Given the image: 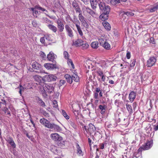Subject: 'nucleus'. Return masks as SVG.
Segmentation results:
<instances>
[{
  "mask_svg": "<svg viewBox=\"0 0 158 158\" xmlns=\"http://www.w3.org/2000/svg\"><path fill=\"white\" fill-rule=\"evenodd\" d=\"M99 8L102 13L109 14L110 11V7L103 2H101L99 4Z\"/></svg>",
  "mask_w": 158,
  "mask_h": 158,
  "instance_id": "f257e3e1",
  "label": "nucleus"
},
{
  "mask_svg": "<svg viewBox=\"0 0 158 158\" xmlns=\"http://www.w3.org/2000/svg\"><path fill=\"white\" fill-rule=\"evenodd\" d=\"M43 88L44 90V94L46 95V93H51L52 92L54 89V88L52 85H48L46 84H44L42 85Z\"/></svg>",
  "mask_w": 158,
  "mask_h": 158,
  "instance_id": "f03ea898",
  "label": "nucleus"
},
{
  "mask_svg": "<svg viewBox=\"0 0 158 158\" xmlns=\"http://www.w3.org/2000/svg\"><path fill=\"white\" fill-rule=\"evenodd\" d=\"M32 66L34 69L37 70V71H35L36 73H45V71L42 68L41 65L36 61L32 63Z\"/></svg>",
  "mask_w": 158,
  "mask_h": 158,
  "instance_id": "7ed1b4c3",
  "label": "nucleus"
},
{
  "mask_svg": "<svg viewBox=\"0 0 158 158\" xmlns=\"http://www.w3.org/2000/svg\"><path fill=\"white\" fill-rule=\"evenodd\" d=\"M6 101L3 99H2L1 101H0V108H2V110L5 113L7 114L10 116V112L9 111L8 109L6 107Z\"/></svg>",
  "mask_w": 158,
  "mask_h": 158,
  "instance_id": "20e7f679",
  "label": "nucleus"
},
{
  "mask_svg": "<svg viewBox=\"0 0 158 158\" xmlns=\"http://www.w3.org/2000/svg\"><path fill=\"white\" fill-rule=\"evenodd\" d=\"M47 74V75L44 76L43 79L45 81H55L56 79V77L54 75L47 73H44Z\"/></svg>",
  "mask_w": 158,
  "mask_h": 158,
  "instance_id": "39448f33",
  "label": "nucleus"
},
{
  "mask_svg": "<svg viewBox=\"0 0 158 158\" xmlns=\"http://www.w3.org/2000/svg\"><path fill=\"white\" fill-rule=\"evenodd\" d=\"M156 61V58L154 56L150 57L147 61L146 66L148 67L155 65Z\"/></svg>",
  "mask_w": 158,
  "mask_h": 158,
  "instance_id": "423d86ee",
  "label": "nucleus"
},
{
  "mask_svg": "<svg viewBox=\"0 0 158 158\" xmlns=\"http://www.w3.org/2000/svg\"><path fill=\"white\" fill-rule=\"evenodd\" d=\"M56 23L57 24V27L59 31L60 32L63 31L64 29V25L61 20L58 19L56 20Z\"/></svg>",
  "mask_w": 158,
  "mask_h": 158,
  "instance_id": "0eeeda50",
  "label": "nucleus"
},
{
  "mask_svg": "<svg viewBox=\"0 0 158 158\" xmlns=\"http://www.w3.org/2000/svg\"><path fill=\"white\" fill-rule=\"evenodd\" d=\"M153 145V141H148L147 142L140 148H142V149L144 150L149 149L152 147Z\"/></svg>",
  "mask_w": 158,
  "mask_h": 158,
  "instance_id": "6e6552de",
  "label": "nucleus"
},
{
  "mask_svg": "<svg viewBox=\"0 0 158 158\" xmlns=\"http://www.w3.org/2000/svg\"><path fill=\"white\" fill-rule=\"evenodd\" d=\"M50 138L55 141H60L62 140V137L57 133L51 134Z\"/></svg>",
  "mask_w": 158,
  "mask_h": 158,
  "instance_id": "1a4fd4ad",
  "label": "nucleus"
},
{
  "mask_svg": "<svg viewBox=\"0 0 158 158\" xmlns=\"http://www.w3.org/2000/svg\"><path fill=\"white\" fill-rule=\"evenodd\" d=\"M56 55L52 51H51L49 54H48L47 56V58L48 59V60L53 62L55 61V60L56 59Z\"/></svg>",
  "mask_w": 158,
  "mask_h": 158,
  "instance_id": "9d476101",
  "label": "nucleus"
},
{
  "mask_svg": "<svg viewBox=\"0 0 158 158\" xmlns=\"http://www.w3.org/2000/svg\"><path fill=\"white\" fill-rule=\"evenodd\" d=\"M65 27L68 35L70 37H73V34L69 25V24L65 25Z\"/></svg>",
  "mask_w": 158,
  "mask_h": 158,
  "instance_id": "9b49d317",
  "label": "nucleus"
},
{
  "mask_svg": "<svg viewBox=\"0 0 158 158\" xmlns=\"http://www.w3.org/2000/svg\"><path fill=\"white\" fill-rule=\"evenodd\" d=\"M44 66L48 70H53L57 68V65L56 64L51 63H45L44 64Z\"/></svg>",
  "mask_w": 158,
  "mask_h": 158,
  "instance_id": "f8f14e48",
  "label": "nucleus"
},
{
  "mask_svg": "<svg viewBox=\"0 0 158 158\" xmlns=\"http://www.w3.org/2000/svg\"><path fill=\"white\" fill-rule=\"evenodd\" d=\"M76 146L77 148V155L79 156H83L84 155V153L81 150V147L77 143H76Z\"/></svg>",
  "mask_w": 158,
  "mask_h": 158,
  "instance_id": "ddd939ff",
  "label": "nucleus"
},
{
  "mask_svg": "<svg viewBox=\"0 0 158 158\" xmlns=\"http://www.w3.org/2000/svg\"><path fill=\"white\" fill-rule=\"evenodd\" d=\"M122 156L123 158H133V154L131 152H124Z\"/></svg>",
  "mask_w": 158,
  "mask_h": 158,
  "instance_id": "4468645a",
  "label": "nucleus"
},
{
  "mask_svg": "<svg viewBox=\"0 0 158 158\" xmlns=\"http://www.w3.org/2000/svg\"><path fill=\"white\" fill-rule=\"evenodd\" d=\"M89 127L88 128V131L90 134H91L93 133L96 130L95 126L92 124L90 123L89 125Z\"/></svg>",
  "mask_w": 158,
  "mask_h": 158,
  "instance_id": "2eb2a0df",
  "label": "nucleus"
},
{
  "mask_svg": "<svg viewBox=\"0 0 158 158\" xmlns=\"http://www.w3.org/2000/svg\"><path fill=\"white\" fill-rule=\"evenodd\" d=\"M92 8L94 10L97 8L98 2L97 0H89Z\"/></svg>",
  "mask_w": 158,
  "mask_h": 158,
  "instance_id": "dca6fc26",
  "label": "nucleus"
},
{
  "mask_svg": "<svg viewBox=\"0 0 158 158\" xmlns=\"http://www.w3.org/2000/svg\"><path fill=\"white\" fill-rule=\"evenodd\" d=\"M83 41L81 39H78L73 42V45L76 47L80 46L81 45Z\"/></svg>",
  "mask_w": 158,
  "mask_h": 158,
  "instance_id": "f3484780",
  "label": "nucleus"
},
{
  "mask_svg": "<svg viewBox=\"0 0 158 158\" xmlns=\"http://www.w3.org/2000/svg\"><path fill=\"white\" fill-rule=\"evenodd\" d=\"M142 150V148L140 147L138 151L133 154V156H134L136 158H138L140 157V158H141V152Z\"/></svg>",
  "mask_w": 158,
  "mask_h": 158,
  "instance_id": "a211bd4d",
  "label": "nucleus"
},
{
  "mask_svg": "<svg viewBox=\"0 0 158 158\" xmlns=\"http://www.w3.org/2000/svg\"><path fill=\"white\" fill-rule=\"evenodd\" d=\"M136 94L134 91H131L129 94V99L131 102H132L135 98Z\"/></svg>",
  "mask_w": 158,
  "mask_h": 158,
  "instance_id": "6ab92c4d",
  "label": "nucleus"
},
{
  "mask_svg": "<svg viewBox=\"0 0 158 158\" xmlns=\"http://www.w3.org/2000/svg\"><path fill=\"white\" fill-rule=\"evenodd\" d=\"M97 73L99 76L101 77L102 81L103 82L105 81L106 79V77L103 74L102 71L101 70H99L97 71Z\"/></svg>",
  "mask_w": 158,
  "mask_h": 158,
  "instance_id": "aec40b11",
  "label": "nucleus"
},
{
  "mask_svg": "<svg viewBox=\"0 0 158 158\" xmlns=\"http://www.w3.org/2000/svg\"><path fill=\"white\" fill-rule=\"evenodd\" d=\"M7 141L13 148H15L16 147V145L13 139L9 137L7 140Z\"/></svg>",
  "mask_w": 158,
  "mask_h": 158,
  "instance_id": "412c9836",
  "label": "nucleus"
},
{
  "mask_svg": "<svg viewBox=\"0 0 158 158\" xmlns=\"http://www.w3.org/2000/svg\"><path fill=\"white\" fill-rule=\"evenodd\" d=\"M102 24L105 29L108 31H110L111 29V27L110 24L106 21H104L102 23Z\"/></svg>",
  "mask_w": 158,
  "mask_h": 158,
  "instance_id": "4be33fe9",
  "label": "nucleus"
},
{
  "mask_svg": "<svg viewBox=\"0 0 158 158\" xmlns=\"http://www.w3.org/2000/svg\"><path fill=\"white\" fill-rule=\"evenodd\" d=\"M47 26L49 29L52 31L54 33L56 32L57 30V28L56 26L51 24H48Z\"/></svg>",
  "mask_w": 158,
  "mask_h": 158,
  "instance_id": "5701e85b",
  "label": "nucleus"
},
{
  "mask_svg": "<svg viewBox=\"0 0 158 158\" xmlns=\"http://www.w3.org/2000/svg\"><path fill=\"white\" fill-rule=\"evenodd\" d=\"M126 109L128 112L129 114L130 115L131 114L133 113V111L131 106L128 104L127 103L126 105Z\"/></svg>",
  "mask_w": 158,
  "mask_h": 158,
  "instance_id": "b1692460",
  "label": "nucleus"
},
{
  "mask_svg": "<svg viewBox=\"0 0 158 158\" xmlns=\"http://www.w3.org/2000/svg\"><path fill=\"white\" fill-rule=\"evenodd\" d=\"M108 14L102 13L99 16V18L102 20H105L108 18Z\"/></svg>",
  "mask_w": 158,
  "mask_h": 158,
  "instance_id": "393cba45",
  "label": "nucleus"
},
{
  "mask_svg": "<svg viewBox=\"0 0 158 158\" xmlns=\"http://www.w3.org/2000/svg\"><path fill=\"white\" fill-rule=\"evenodd\" d=\"M64 77L66 80L70 84L72 83L73 81L72 77L68 74H66L64 75Z\"/></svg>",
  "mask_w": 158,
  "mask_h": 158,
  "instance_id": "a878e982",
  "label": "nucleus"
},
{
  "mask_svg": "<svg viewBox=\"0 0 158 158\" xmlns=\"http://www.w3.org/2000/svg\"><path fill=\"white\" fill-rule=\"evenodd\" d=\"M33 78L36 81L39 83H40L41 82L42 79L40 76L37 75H35L33 76Z\"/></svg>",
  "mask_w": 158,
  "mask_h": 158,
  "instance_id": "bb28decb",
  "label": "nucleus"
},
{
  "mask_svg": "<svg viewBox=\"0 0 158 158\" xmlns=\"http://www.w3.org/2000/svg\"><path fill=\"white\" fill-rule=\"evenodd\" d=\"M98 41L100 44L101 46H102L104 43L106 41V40L105 37L102 36L98 39Z\"/></svg>",
  "mask_w": 158,
  "mask_h": 158,
  "instance_id": "cd10ccee",
  "label": "nucleus"
},
{
  "mask_svg": "<svg viewBox=\"0 0 158 158\" xmlns=\"http://www.w3.org/2000/svg\"><path fill=\"white\" fill-rule=\"evenodd\" d=\"M91 46L93 48L97 49L98 47V43L97 41H94L92 42Z\"/></svg>",
  "mask_w": 158,
  "mask_h": 158,
  "instance_id": "c85d7f7f",
  "label": "nucleus"
},
{
  "mask_svg": "<svg viewBox=\"0 0 158 158\" xmlns=\"http://www.w3.org/2000/svg\"><path fill=\"white\" fill-rule=\"evenodd\" d=\"M52 127L51 129L54 128V130L57 131H60L61 130V128L58 125L55 124L54 123L52 124Z\"/></svg>",
  "mask_w": 158,
  "mask_h": 158,
  "instance_id": "c756f323",
  "label": "nucleus"
},
{
  "mask_svg": "<svg viewBox=\"0 0 158 158\" xmlns=\"http://www.w3.org/2000/svg\"><path fill=\"white\" fill-rule=\"evenodd\" d=\"M36 100L38 103L42 106L44 107L45 106V105L44 102L43 100L39 98H37L36 99Z\"/></svg>",
  "mask_w": 158,
  "mask_h": 158,
  "instance_id": "7c9ffc66",
  "label": "nucleus"
},
{
  "mask_svg": "<svg viewBox=\"0 0 158 158\" xmlns=\"http://www.w3.org/2000/svg\"><path fill=\"white\" fill-rule=\"evenodd\" d=\"M52 124L50 123L48 120L44 126L47 128L51 129L52 127Z\"/></svg>",
  "mask_w": 158,
  "mask_h": 158,
  "instance_id": "2f4dec72",
  "label": "nucleus"
},
{
  "mask_svg": "<svg viewBox=\"0 0 158 158\" xmlns=\"http://www.w3.org/2000/svg\"><path fill=\"white\" fill-rule=\"evenodd\" d=\"M61 113L66 119L68 120L69 119L70 117L67 114L66 112L64 110H61Z\"/></svg>",
  "mask_w": 158,
  "mask_h": 158,
  "instance_id": "473e14b6",
  "label": "nucleus"
},
{
  "mask_svg": "<svg viewBox=\"0 0 158 158\" xmlns=\"http://www.w3.org/2000/svg\"><path fill=\"white\" fill-rule=\"evenodd\" d=\"M36 8L35 9L31 8V10L33 12V15L35 17H37L38 15L39 14V12L37 10H36Z\"/></svg>",
  "mask_w": 158,
  "mask_h": 158,
  "instance_id": "72a5a7b5",
  "label": "nucleus"
},
{
  "mask_svg": "<svg viewBox=\"0 0 158 158\" xmlns=\"http://www.w3.org/2000/svg\"><path fill=\"white\" fill-rule=\"evenodd\" d=\"M72 78L73 79V80L76 82H78L79 80V77L77 75L75 74L72 76Z\"/></svg>",
  "mask_w": 158,
  "mask_h": 158,
  "instance_id": "f704fd0d",
  "label": "nucleus"
},
{
  "mask_svg": "<svg viewBox=\"0 0 158 158\" xmlns=\"http://www.w3.org/2000/svg\"><path fill=\"white\" fill-rule=\"evenodd\" d=\"M72 5L73 7L75 8L76 10V11H77L78 10L79 6L75 0L73 2Z\"/></svg>",
  "mask_w": 158,
  "mask_h": 158,
  "instance_id": "c9c22d12",
  "label": "nucleus"
},
{
  "mask_svg": "<svg viewBox=\"0 0 158 158\" xmlns=\"http://www.w3.org/2000/svg\"><path fill=\"white\" fill-rule=\"evenodd\" d=\"M67 60V63L69 65L71 66L73 69H74V66L72 60L70 59H68Z\"/></svg>",
  "mask_w": 158,
  "mask_h": 158,
  "instance_id": "e433bc0d",
  "label": "nucleus"
},
{
  "mask_svg": "<svg viewBox=\"0 0 158 158\" xmlns=\"http://www.w3.org/2000/svg\"><path fill=\"white\" fill-rule=\"evenodd\" d=\"M102 46L107 49H109L110 48V45L107 41L104 43Z\"/></svg>",
  "mask_w": 158,
  "mask_h": 158,
  "instance_id": "4c0bfd02",
  "label": "nucleus"
},
{
  "mask_svg": "<svg viewBox=\"0 0 158 158\" xmlns=\"http://www.w3.org/2000/svg\"><path fill=\"white\" fill-rule=\"evenodd\" d=\"M99 108L101 110V114H104L105 111V109L104 106L102 105H100L99 106Z\"/></svg>",
  "mask_w": 158,
  "mask_h": 158,
  "instance_id": "58836bf2",
  "label": "nucleus"
},
{
  "mask_svg": "<svg viewBox=\"0 0 158 158\" xmlns=\"http://www.w3.org/2000/svg\"><path fill=\"white\" fill-rule=\"evenodd\" d=\"M158 8V6L155 5L151 7L149 10L150 12H152L156 11Z\"/></svg>",
  "mask_w": 158,
  "mask_h": 158,
  "instance_id": "ea45409f",
  "label": "nucleus"
},
{
  "mask_svg": "<svg viewBox=\"0 0 158 158\" xmlns=\"http://www.w3.org/2000/svg\"><path fill=\"white\" fill-rule=\"evenodd\" d=\"M135 62L136 61L135 60V59H133V60H131L130 65V67L129 68V70H130L131 69V68H132L134 67L135 64Z\"/></svg>",
  "mask_w": 158,
  "mask_h": 158,
  "instance_id": "a19ab883",
  "label": "nucleus"
},
{
  "mask_svg": "<svg viewBox=\"0 0 158 158\" xmlns=\"http://www.w3.org/2000/svg\"><path fill=\"white\" fill-rule=\"evenodd\" d=\"M110 2V4L112 5L113 6L120 3L119 1V0H111Z\"/></svg>",
  "mask_w": 158,
  "mask_h": 158,
  "instance_id": "79ce46f5",
  "label": "nucleus"
},
{
  "mask_svg": "<svg viewBox=\"0 0 158 158\" xmlns=\"http://www.w3.org/2000/svg\"><path fill=\"white\" fill-rule=\"evenodd\" d=\"M83 10L86 11L89 14L92 10L90 8L86 6H84L83 8Z\"/></svg>",
  "mask_w": 158,
  "mask_h": 158,
  "instance_id": "37998d69",
  "label": "nucleus"
},
{
  "mask_svg": "<svg viewBox=\"0 0 158 158\" xmlns=\"http://www.w3.org/2000/svg\"><path fill=\"white\" fill-rule=\"evenodd\" d=\"M74 23L75 24L77 28L80 27V23L77 19H75Z\"/></svg>",
  "mask_w": 158,
  "mask_h": 158,
  "instance_id": "c03bdc74",
  "label": "nucleus"
},
{
  "mask_svg": "<svg viewBox=\"0 0 158 158\" xmlns=\"http://www.w3.org/2000/svg\"><path fill=\"white\" fill-rule=\"evenodd\" d=\"M74 23L75 24L77 28L80 27V23L77 19H75Z\"/></svg>",
  "mask_w": 158,
  "mask_h": 158,
  "instance_id": "a18cd8bd",
  "label": "nucleus"
},
{
  "mask_svg": "<svg viewBox=\"0 0 158 158\" xmlns=\"http://www.w3.org/2000/svg\"><path fill=\"white\" fill-rule=\"evenodd\" d=\"M65 18L66 21L68 23H70V21L72 20V19L71 18L70 15H67Z\"/></svg>",
  "mask_w": 158,
  "mask_h": 158,
  "instance_id": "49530a36",
  "label": "nucleus"
},
{
  "mask_svg": "<svg viewBox=\"0 0 158 158\" xmlns=\"http://www.w3.org/2000/svg\"><path fill=\"white\" fill-rule=\"evenodd\" d=\"M93 17L97 18L98 17V15L94 11L92 10L89 14Z\"/></svg>",
  "mask_w": 158,
  "mask_h": 158,
  "instance_id": "de8ad7c7",
  "label": "nucleus"
},
{
  "mask_svg": "<svg viewBox=\"0 0 158 158\" xmlns=\"http://www.w3.org/2000/svg\"><path fill=\"white\" fill-rule=\"evenodd\" d=\"M78 18L80 21L81 22L85 20L84 16L82 15L81 13H80L78 15Z\"/></svg>",
  "mask_w": 158,
  "mask_h": 158,
  "instance_id": "09e8293b",
  "label": "nucleus"
},
{
  "mask_svg": "<svg viewBox=\"0 0 158 158\" xmlns=\"http://www.w3.org/2000/svg\"><path fill=\"white\" fill-rule=\"evenodd\" d=\"M51 35H50L46 34L44 35L45 39L47 40L50 41L51 40Z\"/></svg>",
  "mask_w": 158,
  "mask_h": 158,
  "instance_id": "8fccbe9b",
  "label": "nucleus"
},
{
  "mask_svg": "<svg viewBox=\"0 0 158 158\" xmlns=\"http://www.w3.org/2000/svg\"><path fill=\"white\" fill-rule=\"evenodd\" d=\"M81 46H82V48L84 49L87 48L89 47V45L87 43L85 44L82 43Z\"/></svg>",
  "mask_w": 158,
  "mask_h": 158,
  "instance_id": "3c124183",
  "label": "nucleus"
},
{
  "mask_svg": "<svg viewBox=\"0 0 158 158\" xmlns=\"http://www.w3.org/2000/svg\"><path fill=\"white\" fill-rule=\"evenodd\" d=\"M47 119L44 118H42L40 119V123L42 124L43 125L45 124V123L48 121Z\"/></svg>",
  "mask_w": 158,
  "mask_h": 158,
  "instance_id": "603ef678",
  "label": "nucleus"
},
{
  "mask_svg": "<svg viewBox=\"0 0 158 158\" xmlns=\"http://www.w3.org/2000/svg\"><path fill=\"white\" fill-rule=\"evenodd\" d=\"M41 113L46 117H48L49 116V114L44 110H42Z\"/></svg>",
  "mask_w": 158,
  "mask_h": 158,
  "instance_id": "864d4df0",
  "label": "nucleus"
},
{
  "mask_svg": "<svg viewBox=\"0 0 158 158\" xmlns=\"http://www.w3.org/2000/svg\"><path fill=\"white\" fill-rule=\"evenodd\" d=\"M42 20L44 22H45L47 23H51V21H50L49 19H48L46 17H44L42 18Z\"/></svg>",
  "mask_w": 158,
  "mask_h": 158,
  "instance_id": "5fc2aeb1",
  "label": "nucleus"
},
{
  "mask_svg": "<svg viewBox=\"0 0 158 158\" xmlns=\"http://www.w3.org/2000/svg\"><path fill=\"white\" fill-rule=\"evenodd\" d=\"M40 56L42 58V59L43 60H45L46 59V55L44 53V52H40Z\"/></svg>",
  "mask_w": 158,
  "mask_h": 158,
  "instance_id": "6e6d98bb",
  "label": "nucleus"
},
{
  "mask_svg": "<svg viewBox=\"0 0 158 158\" xmlns=\"http://www.w3.org/2000/svg\"><path fill=\"white\" fill-rule=\"evenodd\" d=\"M63 55L65 59H69V54L67 51H64V52Z\"/></svg>",
  "mask_w": 158,
  "mask_h": 158,
  "instance_id": "4d7b16f0",
  "label": "nucleus"
},
{
  "mask_svg": "<svg viewBox=\"0 0 158 158\" xmlns=\"http://www.w3.org/2000/svg\"><path fill=\"white\" fill-rule=\"evenodd\" d=\"M35 8H37V9H38L39 10H41L42 11H45L46 12H48L47 10H45V9H44V8H43L41 7H40V6H35Z\"/></svg>",
  "mask_w": 158,
  "mask_h": 158,
  "instance_id": "13d9d810",
  "label": "nucleus"
},
{
  "mask_svg": "<svg viewBox=\"0 0 158 158\" xmlns=\"http://www.w3.org/2000/svg\"><path fill=\"white\" fill-rule=\"evenodd\" d=\"M81 23L86 28H88V27L89 25L85 20L82 22H81Z\"/></svg>",
  "mask_w": 158,
  "mask_h": 158,
  "instance_id": "bf43d9fd",
  "label": "nucleus"
},
{
  "mask_svg": "<svg viewBox=\"0 0 158 158\" xmlns=\"http://www.w3.org/2000/svg\"><path fill=\"white\" fill-rule=\"evenodd\" d=\"M125 14L129 16H132L134 15V14L130 11H127Z\"/></svg>",
  "mask_w": 158,
  "mask_h": 158,
  "instance_id": "052dcab7",
  "label": "nucleus"
},
{
  "mask_svg": "<svg viewBox=\"0 0 158 158\" xmlns=\"http://www.w3.org/2000/svg\"><path fill=\"white\" fill-rule=\"evenodd\" d=\"M77 30L78 31L79 34V35L82 36L83 35V32H82V31H81V28L80 27L78 28H77Z\"/></svg>",
  "mask_w": 158,
  "mask_h": 158,
  "instance_id": "680f3d73",
  "label": "nucleus"
},
{
  "mask_svg": "<svg viewBox=\"0 0 158 158\" xmlns=\"http://www.w3.org/2000/svg\"><path fill=\"white\" fill-rule=\"evenodd\" d=\"M53 107L54 108H56L58 106L57 102L56 100L53 101Z\"/></svg>",
  "mask_w": 158,
  "mask_h": 158,
  "instance_id": "e2e57ef3",
  "label": "nucleus"
},
{
  "mask_svg": "<svg viewBox=\"0 0 158 158\" xmlns=\"http://www.w3.org/2000/svg\"><path fill=\"white\" fill-rule=\"evenodd\" d=\"M149 42L150 43H152L153 44H155L156 43L155 40H154V39L152 37H151L150 38L149 40Z\"/></svg>",
  "mask_w": 158,
  "mask_h": 158,
  "instance_id": "0e129e2a",
  "label": "nucleus"
},
{
  "mask_svg": "<svg viewBox=\"0 0 158 158\" xmlns=\"http://www.w3.org/2000/svg\"><path fill=\"white\" fill-rule=\"evenodd\" d=\"M60 2L59 1H58L56 3H55L54 6L56 8H58L60 7Z\"/></svg>",
  "mask_w": 158,
  "mask_h": 158,
  "instance_id": "69168bd1",
  "label": "nucleus"
},
{
  "mask_svg": "<svg viewBox=\"0 0 158 158\" xmlns=\"http://www.w3.org/2000/svg\"><path fill=\"white\" fill-rule=\"evenodd\" d=\"M57 145L59 147H63L64 145L63 143H61L60 142H58L57 143Z\"/></svg>",
  "mask_w": 158,
  "mask_h": 158,
  "instance_id": "338daca9",
  "label": "nucleus"
},
{
  "mask_svg": "<svg viewBox=\"0 0 158 158\" xmlns=\"http://www.w3.org/2000/svg\"><path fill=\"white\" fill-rule=\"evenodd\" d=\"M45 38L44 36L40 39V42L42 44H44L45 43Z\"/></svg>",
  "mask_w": 158,
  "mask_h": 158,
  "instance_id": "774afa93",
  "label": "nucleus"
}]
</instances>
